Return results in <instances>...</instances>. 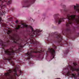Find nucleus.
I'll list each match as a JSON object with an SVG mask.
<instances>
[{"label": "nucleus", "instance_id": "f257e3e1", "mask_svg": "<svg viewBox=\"0 0 79 79\" xmlns=\"http://www.w3.org/2000/svg\"><path fill=\"white\" fill-rule=\"evenodd\" d=\"M24 27L30 28L32 31L31 33L29 34V35L30 36L29 39H27L26 40V42H27L28 40H29L28 42H30L31 44H32L34 45H37L39 44V42H37V41L34 39V37H37V35H40V32H42V31H40L38 29H36L34 31V29L31 26H28L26 24H24V23L22 24V25H18L15 28L16 29H19V28H24Z\"/></svg>", "mask_w": 79, "mask_h": 79}, {"label": "nucleus", "instance_id": "f03ea898", "mask_svg": "<svg viewBox=\"0 0 79 79\" xmlns=\"http://www.w3.org/2000/svg\"><path fill=\"white\" fill-rule=\"evenodd\" d=\"M66 17L68 20L66 22V26L67 28L65 30V31L64 32V31H63L62 33L63 35H69L71 34L70 26H72L73 23L75 24L76 25H79V16L67 14Z\"/></svg>", "mask_w": 79, "mask_h": 79}, {"label": "nucleus", "instance_id": "7ed1b4c3", "mask_svg": "<svg viewBox=\"0 0 79 79\" xmlns=\"http://www.w3.org/2000/svg\"><path fill=\"white\" fill-rule=\"evenodd\" d=\"M9 63H10L12 66L15 67L14 68L8 70L7 73L4 74L5 76H8L9 79H16V76H19V75L22 74L23 72L21 70V68L19 67V65L15 66V62L12 60H8Z\"/></svg>", "mask_w": 79, "mask_h": 79}, {"label": "nucleus", "instance_id": "20e7f679", "mask_svg": "<svg viewBox=\"0 0 79 79\" xmlns=\"http://www.w3.org/2000/svg\"><path fill=\"white\" fill-rule=\"evenodd\" d=\"M73 66H72L71 65H69L67 67V69L69 70V69L72 71H76L77 73V75L76 74V73H71L72 76L73 77H74V79H76L77 77H79V67L76 69V66L77 65V63L74 62L73 63Z\"/></svg>", "mask_w": 79, "mask_h": 79}, {"label": "nucleus", "instance_id": "39448f33", "mask_svg": "<svg viewBox=\"0 0 79 79\" xmlns=\"http://www.w3.org/2000/svg\"><path fill=\"white\" fill-rule=\"evenodd\" d=\"M31 49H32V50L30 51H28L26 54H25L26 56H27V57H28L27 58V60H29L31 58H32L35 57V56L33 54L34 53H42V51H37V48H35V49L31 48Z\"/></svg>", "mask_w": 79, "mask_h": 79}, {"label": "nucleus", "instance_id": "423d86ee", "mask_svg": "<svg viewBox=\"0 0 79 79\" xmlns=\"http://www.w3.org/2000/svg\"><path fill=\"white\" fill-rule=\"evenodd\" d=\"M59 14H54V18L55 20L56 23H57L58 24H60L61 23L64 22V19H66L64 18H59Z\"/></svg>", "mask_w": 79, "mask_h": 79}, {"label": "nucleus", "instance_id": "0eeeda50", "mask_svg": "<svg viewBox=\"0 0 79 79\" xmlns=\"http://www.w3.org/2000/svg\"><path fill=\"white\" fill-rule=\"evenodd\" d=\"M49 36H55V37L58 40V42L60 43H61V41L63 39V37L61 35V34H58V32H56L55 33H53L51 34L49 33Z\"/></svg>", "mask_w": 79, "mask_h": 79}, {"label": "nucleus", "instance_id": "6e6552de", "mask_svg": "<svg viewBox=\"0 0 79 79\" xmlns=\"http://www.w3.org/2000/svg\"><path fill=\"white\" fill-rule=\"evenodd\" d=\"M35 0H26L23 1V7H29L31 4L35 2Z\"/></svg>", "mask_w": 79, "mask_h": 79}, {"label": "nucleus", "instance_id": "1a4fd4ad", "mask_svg": "<svg viewBox=\"0 0 79 79\" xmlns=\"http://www.w3.org/2000/svg\"><path fill=\"white\" fill-rule=\"evenodd\" d=\"M50 53L52 55L51 58V60H53V58H55V51L53 48H49L48 49V51H47L46 54L48 55V53Z\"/></svg>", "mask_w": 79, "mask_h": 79}, {"label": "nucleus", "instance_id": "9d476101", "mask_svg": "<svg viewBox=\"0 0 79 79\" xmlns=\"http://www.w3.org/2000/svg\"><path fill=\"white\" fill-rule=\"evenodd\" d=\"M77 6H74V9L76 11L78 12L79 13V5H78L77 4H76Z\"/></svg>", "mask_w": 79, "mask_h": 79}, {"label": "nucleus", "instance_id": "9b49d317", "mask_svg": "<svg viewBox=\"0 0 79 79\" xmlns=\"http://www.w3.org/2000/svg\"><path fill=\"white\" fill-rule=\"evenodd\" d=\"M69 51V49H68L65 51L64 52V54H68Z\"/></svg>", "mask_w": 79, "mask_h": 79}, {"label": "nucleus", "instance_id": "f8f14e48", "mask_svg": "<svg viewBox=\"0 0 79 79\" xmlns=\"http://www.w3.org/2000/svg\"><path fill=\"white\" fill-rule=\"evenodd\" d=\"M5 13H6V12L4 11H2V12L0 14L1 15H5Z\"/></svg>", "mask_w": 79, "mask_h": 79}, {"label": "nucleus", "instance_id": "ddd939ff", "mask_svg": "<svg viewBox=\"0 0 79 79\" xmlns=\"http://www.w3.org/2000/svg\"><path fill=\"white\" fill-rule=\"evenodd\" d=\"M67 75L68 76H71V72L69 70L67 73Z\"/></svg>", "mask_w": 79, "mask_h": 79}, {"label": "nucleus", "instance_id": "4468645a", "mask_svg": "<svg viewBox=\"0 0 79 79\" xmlns=\"http://www.w3.org/2000/svg\"><path fill=\"white\" fill-rule=\"evenodd\" d=\"M11 2H12L11 0H10L7 2V4L8 5H10V4H11Z\"/></svg>", "mask_w": 79, "mask_h": 79}, {"label": "nucleus", "instance_id": "2eb2a0df", "mask_svg": "<svg viewBox=\"0 0 79 79\" xmlns=\"http://www.w3.org/2000/svg\"><path fill=\"white\" fill-rule=\"evenodd\" d=\"M60 5L62 7H63L64 8H65V7H66V6L63 5V3H61Z\"/></svg>", "mask_w": 79, "mask_h": 79}, {"label": "nucleus", "instance_id": "dca6fc26", "mask_svg": "<svg viewBox=\"0 0 79 79\" xmlns=\"http://www.w3.org/2000/svg\"><path fill=\"white\" fill-rule=\"evenodd\" d=\"M0 2H2V3H5H5H6V0H0Z\"/></svg>", "mask_w": 79, "mask_h": 79}, {"label": "nucleus", "instance_id": "f3484780", "mask_svg": "<svg viewBox=\"0 0 79 79\" xmlns=\"http://www.w3.org/2000/svg\"><path fill=\"white\" fill-rule=\"evenodd\" d=\"M53 48L54 49H56V48H56V46L54 44H53Z\"/></svg>", "mask_w": 79, "mask_h": 79}, {"label": "nucleus", "instance_id": "a211bd4d", "mask_svg": "<svg viewBox=\"0 0 79 79\" xmlns=\"http://www.w3.org/2000/svg\"><path fill=\"white\" fill-rule=\"evenodd\" d=\"M65 44H66L67 45H68V44H69V42H68L67 41H66Z\"/></svg>", "mask_w": 79, "mask_h": 79}, {"label": "nucleus", "instance_id": "6ab92c4d", "mask_svg": "<svg viewBox=\"0 0 79 79\" xmlns=\"http://www.w3.org/2000/svg\"><path fill=\"white\" fill-rule=\"evenodd\" d=\"M3 6H4V7H6V5L5 4L4 5H3Z\"/></svg>", "mask_w": 79, "mask_h": 79}, {"label": "nucleus", "instance_id": "aec40b11", "mask_svg": "<svg viewBox=\"0 0 79 79\" xmlns=\"http://www.w3.org/2000/svg\"><path fill=\"white\" fill-rule=\"evenodd\" d=\"M1 21H2V18L0 17V23L1 22Z\"/></svg>", "mask_w": 79, "mask_h": 79}, {"label": "nucleus", "instance_id": "412c9836", "mask_svg": "<svg viewBox=\"0 0 79 79\" xmlns=\"http://www.w3.org/2000/svg\"><path fill=\"white\" fill-rule=\"evenodd\" d=\"M11 10H12V11H14V10H15V9H14V8H12V9H11Z\"/></svg>", "mask_w": 79, "mask_h": 79}, {"label": "nucleus", "instance_id": "4be33fe9", "mask_svg": "<svg viewBox=\"0 0 79 79\" xmlns=\"http://www.w3.org/2000/svg\"><path fill=\"white\" fill-rule=\"evenodd\" d=\"M16 23H18V21L16 20Z\"/></svg>", "mask_w": 79, "mask_h": 79}, {"label": "nucleus", "instance_id": "5701e85b", "mask_svg": "<svg viewBox=\"0 0 79 79\" xmlns=\"http://www.w3.org/2000/svg\"><path fill=\"white\" fill-rule=\"evenodd\" d=\"M3 26H5V24H2Z\"/></svg>", "mask_w": 79, "mask_h": 79}, {"label": "nucleus", "instance_id": "b1692460", "mask_svg": "<svg viewBox=\"0 0 79 79\" xmlns=\"http://www.w3.org/2000/svg\"><path fill=\"white\" fill-rule=\"evenodd\" d=\"M62 10H60L61 12H62Z\"/></svg>", "mask_w": 79, "mask_h": 79}, {"label": "nucleus", "instance_id": "393cba45", "mask_svg": "<svg viewBox=\"0 0 79 79\" xmlns=\"http://www.w3.org/2000/svg\"><path fill=\"white\" fill-rule=\"evenodd\" d=\"M64 11H66L65 10H64Z\"/></svg>", "mask_w": 79, "mask_h": 79}, {"label": "nucleus", "instance_id": "a878e982", "mask_svg": "<svg viewBox=\"0 0 79 79\" xmlns=\"http://www.w3.org/2000/svg\"><path fill=\"white\" fill-rule=\"evenodd\" d=\"M26 44H24V45H26Z\"/></svg>", "mask_w": 79, "mask_h": 79}, {"label": "nucleus", "instance_id": "bb28decb", "mask_svg": "<svg viewBox=\"0 0 79 79\" xmlns=\"http://www.w3.org/2000/svg\"><path fill=\"white\" fill-rule=\"evenodd\" d=\"M27 44H28V43L27 42Z\"/></svg>", "mask_w": 79, "mask_h": 79}]
</instances>
